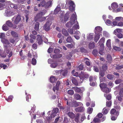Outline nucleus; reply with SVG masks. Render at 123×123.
<instances>
[{
  "mask_svg": "<svg viewBox=\"0 0 123 123\" xmlns=\"http://www.w3.org/2000/svg\"><path fill=\"white\" fill-rule=\"evenodd\" d=\"M67 102V105L73 107H77L79 106V105H83L82 104L81 102H77L76 101H72L70 99L68 100Z\"/></svg>",
  "mask_w": 123,
  "mask_h": 123,
  "instance_id": "obj_1",
  "label": "nucleus"
},
{
  "mask_svg": "<svg viewBox=\"0 0 123 123\" xmlns=\"http://www.w3.org/2000/svg\"><path fill=\"white\" fill-rule=\"evenodd\" d=\"M78 77L80 78V81L82 83L84 79H88L89 77V75L86 73L81 71L80 73L79 74Z\"/></svg>",
  "mask_w": 123,
  "mask_h": 123,
  "instance_id": "obj_2",
  "label": "nucleus"
},
{
  "mask_svg": "<svg viewBox=\"0 0 123 123\" xmlns=\"http://www.w3.org/2000/svg\"><path fill=\"white\" fill-rule=\"evenodd\" d=\"M21 16L19 15L15 16L12 18V21H14V22L16 24H18L21 20Z\"/></svg>",
  "mask_w": 123,
  "mask_h": 123,
  "instance_id": "obj_3",
  "label": "nucleus"
},
{
  "mask_svg": "<svg viewBox=\"0 0 123 123\" xmlns=\"http://www.w3.org/2000/svg\"><path fill=\"white\" fill-rule=\"evenodd\" d=\"M68 4L70 5L69 10L71 12H73L74 11L75 5L73 1L72 0H70L68 2Z\"/></svg>",
  "mask_w": 123,
  "mask_h": 123,
  "instance_id": "obj_4",
  "label": "nucleus"
},
{
  "mask_svg": "<svg viewBox=\"0 0 123 123\" xmlns=\"http://www.w3.org/2000/svg\"><path fill=\"white\" fill-rule=\"evenodd\" d=\"M51 22L50 21H47L43 26V29L47 31L50 30V26L51 25Z\"/></svg>",
  "mask_w": 123,
  "mask_h": 123,
  "instance_id": "obj_5",
  "label": "nucleus"
},
{
  "mask_svg": "<svg viewBox=\"0 0 123 123\" xmlns=\"http://www.w3.org/2000/svg\"><path fill=\"white\" fill-rule=\"evenodd\" d=\"M37 40L39 45L42 44L43 43V41L41 36L37 35Z\"/></svg>",
  "mask_w": 123,
  "mask_h": 123,
  "instance_id": "obj_6",
  "label": "nucleus"
},
{
  "mask_svg": "<svg viewBox=\"0 0 123 123\" xmlns=\"http://www.w3.org/2000/svg\"><path fill=\"white\" fill-rule=\"evenodd\" d=\"M84 108L83 107H80L76 108L75 109V110L77 112H81L84 111Z\"/></svg>",
  "mask_w": 123,
  "mask_h": 123,
  "instance_id": "obj_7",
  "label": "nucleus"
},
{
  "mask_svg": "<svg viewBox=\"0 0 123 123\" xmlns=\"http://www.w3.org/2000/svg\"><path fill=\"white\" fill-rule=\"evenodd\" d=\"M61 74L64 77H66L68 73V71L67 70L61 69Z\"/></svg>",
  "mask_w": 123,
  "mask_h": 123,
  "instance_id": "obj_8",
  "label": "nucleus"
},
{
  "mask_svg": "<svg viewBox=\"0 0 123 123\" xmlns=\"http://www.w3.org/2000/svg\"><path fill=\"white\" fill-rule=\"evenodd\" d=\"M11 33L12 36L13 37H15L17 39H18V35L16 32L14 31H12Z\"/></svg>",
  "mask_w": 123,
  "mask_h": 123,
  "instance_id": "obj_9",
  "label": "nucleus"
},
{
  "mask_svg": "<svg viewBox=\"0 0 123 123\" xmlns=\"http://www.w3.org/2000/svg\"><path fill=\"white\" fill-rule=\"evenodd\" d=\"M44 13L43 14V12H40L38 13L35 17V19H37L40 18L42 16L44 15Z\"/></svg>",
  "mask_w": 123,
  "mask_h": 123,
  "instance_id": "obj_10",
  "label": "nucleus"
},
{
  "mask_svg": "<svg viewBox=\"0 0 123 123\" xmlns=\"http://www.w3.org/2000/svg\"><path fill=\"white\" fill-rule=\"evenodd\" d=\"M71 80L73 83L76 86H78V82L75 78L72 77Z\"/></svg>",
  "mask_w": 123,
  "mask_h": 123,
  "instance_id": "obj_11",
  "label": "nucleus"
},
{
  "mask_svg": "<svg viewBox=\"0 0 123 123\" xmlns=\"http://www.w3.org/2000/svg\"><path fill=\"white\" fill-rule=\"evenodd\" d=\"M110 113L111 115H116L117 113H118V115H119V112L118 111H117L114 108L112 109L111 110Z\"/></svg>",
  "mask_w": 123,
  "mask_h": 123,
  "instance_id": "obj_12",
  "label": "nucleus"
},
{
  "mask_svg": "<svg viewBox=\"0 0 123 123\" xmlns=\"http://www.w3.org/2000/svg\"><path fill=\"white\" fill-rule=\"evenodd\" d=\"M83 61L85 62L86 65L89 66L90 65L91 63L89 62V59L87 58H85L83 59Z\"/></svg>",
  "mask_w": 123,
  "mask_h": 123,
  "instance_id": "obj_13",
  "label": "nucleus"
},
{
  "mask_svg": "<svg viewBox=\"0 0 123 123\" xmlns=\"http://www.w3.org/2000/svg\"><path fill=\"white\" fill-rule=\"evenodd\" d=\"M74 23H75L74 21H69L67 22L66 25V26L68 27H70Z\"/></svg>",
  "mask_w": 123,
  "mask_h": 123,
  "instance_id": "obj_14",
  "label": "nucleus"
},
{
  "mask_svg": "<svg viewBox=\"0 0 123 123\" xmlns=\"http://www.w3.org/2000/svg\"><path fill=\"white\" fill-rule=\"evenodd\" d=\"M62 34L65 36H68L69 35L68 32L65 29H62Z\"/></svg>",
  "mask_w": 123,
  "mask_h": 123,
  "instance_id": "obj_15",
  "label": "nucleus"
},
{
  "mask_svg": "<svg viewBox=\"0 0 123 123\" xmlns=\"http://www.w3.org/2000/svg\"><path fill=\"white\" fill-rule=\"evenodd\" d=\"M52 2L51 0L47 1V2H46L45 8H47L50 7L52 5Z\"/></svg>",
  "mask_w": 123,
  "mask_h": 123,
  "instance_id": "obj_16",
  "label": "nucleus"
},
{
  "mask_svg": "<svg viewBox=\"0 0 123 123\" xmlns=\"http://www.w3.org/2000/svg\"><path fill=\"white\" fill-rule=\"evenodd\" d=\"M57 80V79L55 76H52L50 78V81L51 83L55 82Z\"/></svg>",
  "mask_w": 123,
  "mask_h": 123,
  "instance_id": "obj_17",
  "label": "nucleus"
},
{
  "mask_svg": "<svg viewBox=\"0 0 123 123\" xmlns=\"http://www.w3.org/2000/svg\"><path fill=\"white\" fill-rule=\"evenodd\" d=\"M70 18L71 21H74L75 23V21L77 19L76 15L75 14H73L72 15Z\"/></svg>",
  "mask_w": 123,
  "mask_h": 123,
  "instance_id": "obj_18",
  "label": "nucleus"
},
{
  "mask_svg": "<svg viewBox=\"0 0 123 123\" xmlns=\"http://www.w3.org/2000/svg\"><path fill=\"white\" fill-rule=\"evenodd\" d=\"M60 10L61 8L60 6H57L54 10V13L55 14H57L60 11Z\"/></svg>",
  "mask_w": 123,
  "mask_h": 123,
  "instance_id": "obj_19",
  "label": "nucleus"
},
{
  "mask_svg": "<svg viewBox=\"0 0 123 123\" xmlns=\"http://www.w3.org/2000/svg\"><path fill=\"white\" fill-rule=\"evenodd\" d=\"M69 12H67L65 15L64 17V21H66L69 18Z\"/></svg>",
  "mask_w": 123,
  "mask_h": 123,
  "instance_id": "obj_20",
  "label": "nucleus"
},
{
  "mask_svg": "<svg viewBox=\"0 0 123 123\" xmlns=\"http://www.w3.org/2000/svg\"><path fill=\"white\" fill-rule=\"evenodd\" d=\"M119 115L118 113H117L116 115H111V119L112 120L114 121L116 120L117 118V116Z\"/></svg>",
  "mask_w": 123,
  "mask_h": 123,
  "instance_id": "obj_21",
  "label": "nucleus"
},
{
  "mask_svg": "<svg viewBox=\"0 0 123 123\" xmlns=\"http://www.w3.org/2000/svg\"><path fill=\"white\" fill-rule=\"evenodd\" d=\"M95 46V43L94 42L90 43L88 45L89 48L91 49L94 48Z\"/></svg>",
  "mask_w": 123,
  "mask_h": 123,
  "instance_id": "obj_22",
  "label": "nucleus"
},
{
  "mask_svg": "<svg viewBox=\"0 0 123 123\" xmlns=\"http://www.w3.org/2000/svg\"><path fill=\"white\" fill-rule=\"evenodd\" d=\"M72 88L76 92H80L81 91V90L80 88L77 87H72Z\"/></svg>",
  "mask_w": 123,
  "mask_h": 123,
  "instance_id": "obj_23",
  "label": "nucleus"
},
{
  "mask_svg": "<svg viewBox=\"0 0 123 123\" xmlns=\"http://www.w3.org/2000/svg\"><path fill=\"white\" fill-rule=\"evenodd\" d=\"M100 88L103 90L104 88L107 86V85L105 83H101L99 85Z\"/></svg>",
  "mask_w": 123,
  "mask_h": 123,
  "instance_id": "obj_24",
  "label": "nucleus"
},
{
  "mask_svg": "<svg viewBox=\"0 0 123 123\" xmlns=\"http://www.w3.org/2000/svg\"><path fill=\"white\" fill-rule=\"evenodd\" d=\"M84 65L82 64H80L77 67V69L79 70H84Z\"/></svg>",
  "mask_w": 123,
  "mask_h": 123,
  "instance_id": "obj_25",
  "label": "nucleus"
},
{
  "mask_svg": "<svg viewBox=\"0 0 123 123\" xmlns=\"http://www.w3.org/2000/svg\"><path fill=\"white\" fill-rule=\"evenodd\" d=\"M68 115L70 118L72 119L74 118L75 117V114L72 112H69L68 113Z\"/></svg>",
  "mask_w": 123,
  "mask_h": 123,
  "instance_id": "obj_26",
  "label": "nucleus"
},
{
  "mask_svg": "<svg viewBox=\"0 0 123 123\" xmlns=\"http://www.w3.org/2000/svg\"><path fill=\"white\" fill-rule=\"evenodd\" d=\"M6 24L7 26L10 27H12V23L10 20H8L6 21Z\"/></svg>",
  "mask_w": 123,
  "mask_h": 123,
  "instance_id": "obj_27",
  "label": "nucleus"
},
{
  "mask_svg": "<svg viewBox=\"0 0 123 123\" xmlns=\"http://www.w3.org/2000/svg\"><path fill=\"white\" fill-rule=\"evenodd\" d=\"M39 24L38 22H36L34 26V29L36 31L38 30L39 28Z\"/></svg>",
  "mask_w": 123,
  "mask_h": 123,
  "instance_id": "obj_28",
  "label": "nucleus"
},
{
  "mask_svg": "<svg viewBox=\"0 0 123 123\" xmlns=\"http://www.w3.org/2000/svg\"><path fill=\"white\" fill-rule=\"evenodd\" d=\"M111 40L110 39H108L107 40L106 43V45L108 47L109 49H111Z\"/></svg>",
  "mask_w": 123,
  "mask_h": 123,
  "instance_id": "obj_29",
  "label": "nucleus"
},
{
  "mask_svg": "<svg viewBox=\"0 0 123 123\" xmlns=\"http://www.w3.org/2000/svg\"><path fill=\"white\" fill-rule=\"evenodd\" d=\"M6 54L3 50H0V55L3 57H5L6 56Z\"/></svg>",
  "mask_w": 123,
  "mask_h": 123,
  "instance_id": "obj_30",
  "label": "nucleus"
},
{
  "mask_svg": "<svg viewBox=\"0 0 123 123\" xmlns=\"http://www.w3.org/2000/svg\"><path fill=\"white\" fill-rule=\"evenodd\" d=\"M100 38L98 34L96 35L94 37V40L96 43L97 42Z\"/></svg>",
  "mask_w": 123,
  "mask_h": 123,
  "instance_id": "obj_31",
  "label": "nucleus"
},
{
  "mask_svg": "<svg viewBox=\"0 0 123 123\" xmlns=\"http://www.w3.org/2000/svg\"><path fill=\"white\" fill-rule=\"evenodd\" d=\"M66 41L68 43H71L73 41V40L71 37L69 36L67 37L66 39Z\"/></svg>",
  "mask_w": 123,
  "mask_h": 123,
  "instance_id": "obj_32",
  "label": "nucleus"
},
{
  "mask_svg": "<svg viewBox=\"0 0 123 123\" xmlns=\"http://www.w3.org/2000/svg\"><path fill=\"white\" fill-rule=\"evenodd\" d=\"M107 78L110 80H112L114 78V76L113 75L111 74H108L107 75Z\"/></svg>",
  "mask_w": 123,
  "mask_h": 123,
  "instance_id": "obj_33",
  "label": "nucleus"
},
{
  "mask_svg": "<svg viewBox=\"0 0 123 123\" xmlns=\"http://www.w3.org/2000/svg\"><path fill=\"white\" fill-rule=\"evenodd\" d=\"M80 52L82 53H87V52L88 51L87 50L85 49L83 47H81L80 48Z\"/></svg>",
  "mask_w": 123,
  "mask_h": 123,
  "instance_id": "obj_34",
  "label": "nucleus"
},
{
  "mask_svg": "<svg viewBox=\"0 0 123 123\" xmlns=\"http://www.w3.org/2000/svg\"><path fill=\"white\" fill-rule=\"evenodd\" d=\"M6 25V24H4L2 26V29L4 31H6L9 29L8 27Z\"/></svg>",
  "mask_w": 123,
  "mask_h": 123,
  "instance_id": "obj_35",
  "label": "nucleus"
},
{
  "mask_svg": "<svg viewBox=\"0 0 123 123\" xmlns=\"http://www.w3.org/2000/svg\"><path fill=\"white\" fill-rule=\"evenodd\" d=\"M111 6L112 8L114 9L117 8L118 6L116 3H114L112 4Z\"/></svg>",
  "mask_w": 123,
  "mask_h": 123,
  "instance_id": "obj_36",
  "label": "nucleus"
},
{
  "mask_svg": "<svg viewBox=\"0 0 123 123\" xmlns=\"http://www.w3.org/2000/svg\"><path fill=\"white\" fill-rule=\"evenodd\" d=\"M102 90L104 92L106 93H109L110 92L109 89L107 87L104 88Z\"/></svg>",
  "mask_w": 123,
  "mask_h": 123,
  "instance_id": "obj_37",
  "label": "nucleus"
},
{
  "mask_svg": "<svg viewBox=\"0 0 123 123\" xmlns=\"http://www.w3.org/2000/svg\"><path fill=\"white\" fill-rule=\"evenodd\" d=\"M107 59L109 62H111L112 60V58L111 55H108L107 56Z\"/></svg>",
  "mask_w": 123,
  "mask_h": 123,
  "instance_id": "obj_38",
  "label": "nucleus"
},
{
  "mask_svg": "<svg viewBox=\"0 0 123 123\" xmlns=\"http://www.w3.org/2000/svg\"><path fill=\"white\" fill-rule=\"evenodd\" d=\"M105 71H101L99 72V78L100 79L101 77H103L105 75Z\"/></svg>",
  "mask_w": 123,
  "mask_h": 123,
  "instance_id": "obj_39",
  "label": "nucleus"
},
{
  "mask_svg": "<svg viewBox=\"0 0 123 123\" xmlns=\"http://www.w3.org/2000/svg\"><path fill=\"white\" fill-rule=\"evenodd\" d=\"M95 29L96 31L98 32H100L102 30V28L100 27L99 26L96 27L95 28Z\"/></svg>",
  "mask_w": 123,
  "mask_h": 123,
  "instance_id": "obj_40",
  "label": "nucleus"
},
{
  "mask_svg": "<svg viewBox=\"0 0 123 123\" xmlns=\"http://www.w3.org/2000/svg\"><path fill=\"white\" fill-rule=\"evenodd\" d=\"M58 64L56 63H52L50 65V66L52 68H55L57 66Z\"/></svg>",
  "mask_w": 123,
  "mask_h": 123,
  "instance_id": "obj_41",
  "label": "nucleus"
},
{
  "mask_svg": "<svg viewBox=\"0 0 123 123\" xmlns=\"http://www.w3.org/2000/svg\"><path fill=\"white\" fill-rule=\"evenodd\" d=\"M92 108L89 107L88 108L87 111L88 114H91L92 113Z\"/></svg>",
  "mask_w": 123,
  "mask_h": 123,
  "instance_id": "obj_42",
  "label": "nucleus"
},
{
  "mask_svg": "<svg viewBox=\"0 0 123 123\" xmlns=\"http://www.w3.org/2000/svg\"><path fill=\"white\" fill-rule=\"evenodd\" d=\"M13 97L12 96H9L8 98L7 99H6V100L7 101L9 102H11L12 99Z\"/></svg>",
  "mask_w": 123,
  "mask_h": 123,
  "instance_id": "obj_43",
  "label": "nucleus"
},
{
  "mask_svg": "<svg viewBox=\"0 0 123 123\" xmlns=\"http://www.w3.org/2000/svg\"><path fill=\"white\" fill-rule=\"evenodd\" d=\"M5 6V3H0V10H1L4 9V6Z\"/></svg>",
  "mask_w": 123,
  "mask_h": 123,
  "instance_id": "obj_44",
  "label": "nucleus"
},
{
  "mask_svg": "<svg viewBox=\"0 0 123 123\" xmlns=\"http://www.w3.org/2000/svg\"><path fill=\"white\" fill-rule=\"evenodd\" d=\"M74 96L75 98L77 100L80 99L81 98V96L79 94H75Z\"/></svg>",
  "mask_w": 123,
  "mask_h": 123,
  "instance_id": "obj_45",
  "label": "nucleus"
},
{
  "mask_svg": "<svg viewBox=\"0 0 123 123\" xmlns=\"http://www.w3.org/2000/svg\"><path fill=\"white\" fill-rule=\"evenodd\" d=\"M123 96L119 95H117L116 97V98H117L118 100L120 102H121L122 100Z\"/></svg>",
  "mask_w": 123,
  "mask_h": 123,
  "instance_id": "obj_46",
  "label": "nucleus"
},
{
  "mask_svg": "<svg viewBox=\"0 0 123 123\" xmlns=\"http://www.w3.org/2000/svg\"><path fill=\"white\" fill-rule=\"evenodd\" d=\"M108 111L106 109H105V108L103 109L102 113H103L104 115H105L106 114L108 113Z\"/></svg>",
  "mask_w": 123,
  "mask_h": 123,
  "instance_id": "obj_47",
  "label": "nucleus"
},
{
  "mask_svg": "<svg viewBox=\"0 0 123 123\" xmlns=\"http://www.w3.org/2000/svg\"><path fill=\"white\" fill-rule=\"evenodd\" d=\"M123 68V65H118L116 68V70H119Z\"/></svg>",
  "mask_w": 123,
  "mask_h": 123,
  "instance_id": "obj_48",
  "label": "nucleus"
},
{
  "mask_svg": "<svg viewBox=\"0 0 123 123\" xmlns=\"http://www.w3.org/2000/svg\"><path fill=\"white\" fill-rule=\"evenodd\" d=\"M16 39H17L14 38H11L10 39L9 41L11 43L14 44L15 43V41Z\"/></svg>",
  "mask_w": 123,
  "mask_h": 123,
  "instance_id": "obj_49",
  "label": "nucleus"
},
{
  "mask_svg": "<svg viewBox=\"0 0 123 123\" xmlns=\"http://www.w3.org/2000/svg\"><path fill=\"white\" fill-rule=\"evenodd\" d=\"M68 93L71 95H73L74 93V92L72 90H69L68 91Z\"/></svg>",
  "mask_w": 123,
  "mask_h": 123,
  "instance_id": "obj_50",
  "label": "nucleus"
},
{
  "mask_svg": "<svg viewBox=\"0 0 123 123\" xmlns=\"http://www.w3.org/2000/svg\"><path fill=\"white\" fill-rule=\"evenodd\" d=\"M98 50L96 49H94L92 51V53L95 56H96L98 54Z\"/></svg>",
  "mask_w": 123,
  "mask_h": 123,
  "instance_id": "obj_51",
  "label": "nucleus"
},
{
  "mask_svg": "<svg viewBox=\"0 0 123 123\" xmlns=\"http://www.w3.org/2000/svg\"><path fill=\"white\" fill-rule=\"evenodd\" d=\"M76 22H77V24L76 25L75 24L74 25L73 27V28H74L76 29H79V24L78 22L77 21H76Z\"/></svg>",
  "mask_w": 123,
  "mask_h": 123,
  "instance_id": "obj_52",
  "label": "nucleus"
},
{
  "mask_svg": "<svg viewBox=\"0 0 123 123\" xmlns=\"http://www.w3.org/2000/svg\"><path fill=\"white\" fill-rule=\"evenodd\" d=\"M80 115L79 114H77L76 116V117L75 119V121L77 122H78L79 121V119Z\"/></svg>",
  "mask_w": 123,
  "mask_h": 123,
  "instance_id": "obj_53",
  "label": "nucleus"
},
{
  "mask_svg": "<svg viewBox=\"0 0 123 123\" xmlns=\"http://www.w3.org/2000/svg\"><path fill=\"white\" fill-rule=\"evenodd\" d=\"M113 49L117 51H120L121 50V49L120 48L117 46H114L113 47Z\"/></svg>",
  "mask_w": 123,
  "mask_h": 123,
  "instance_id": "obj_54",
  "label": "nucleus"
},
{
  "mask_svg": "<svg viewBox=\"0 0 123 123\" xmlns=\"http://www.w3.org/2000/svg\"><path fill=\"white\" fill-rule=\"evenodd\" d=\"M119 95L123 96V88L121 89L119 91Z\"/></svg>",
  "mask_w": 123,
  "mask_h": 123,
  "instance_id": "obj_55",
  "label": "nucleus"
},
{
  "mask_svg": "<svg viewBox=\"0 0 123 123\" xmlns=\"http://www.w3.org/2000/svg\"><path fill=\"white\" fill-rule=\"evenodd\" d=\"M107 68V66L106 65H104L102 67V69L103 71H106Z\"/></svg>",
  "mask_w": 123,
  "mask_h": 123,
  "instance_id": "obj_56",
  "label": "nucleus"
},
{
  "mask_svg": "<svg viewBox=\"0 0 123 123\" xmlns=\"http://www.w3.org/2000/svg\"><path fill=\"white\" fill-rule=\"evenodd\" d=\"M122 80L121 79H117L115 81V83L116 84H118L122 82Z\"/></svg>",
  "mask_w": 123,
  "mask_h": 123,
  "instance_id": "obj_57",
  "label": "nucleus"
},
{
  "mask_svg": "<svg viewBox=\"0 0 123 123\" xmlns=\"http://www.w3.org/2000/svg\"><path fill=\"white\" fill-rule=\"evenodd\" d=\"M68 31L70 34L72 35L73 34L74 31L72 29H68Z\"/></svg>",
  "mask_w": 123,
  "mask_h": 123,
  "instance_id": "obj_58",
  "label": "nucleus"
},
{
  "mask_svg": "<svg viewBox=\"0 0 123 123\" xmlns=\"http://www.w3.org/2000/svg\"><path fill=\"white\" fill-rule=\"evenodd\" d=\"M112 104V102L111 101L107 102H106V105L108 107H110L111 106Z\"/></svg>",
  "mask_w": 123,
  "mask_h": 123,
  "instance_id": "obj_59",
  "label": "nucleus"
},
{
  "mask_svg": "<svg viewBox=\"0 0 123 123\" xmlns=\"http://www.w3.org/2000/svg\"><path fill=\"white\" fill-rule=\"evenodd\" d=\"M41 4L42 7H44L45 8L46 2L44 0H43L40 2Z\"/></svg>",
  "mask_w": 123,
  "mask_h": 123,
  "instance_id": "obj_60",
  "label": "nucleus"
},
{
  "mask_svg": "<svg viewBox=\"0 0 123 123\" xmlns=\"http://www.w3.org/2000/svg\"><path fill=\"white\" fill-rule=\"evenodd\" d=\"M32 47L33 49H36L37 48V45L35 43H34L33 44Z\"/></svg>",
  "mask_w": 123,
  "mask_h": 123,
  "instance_id": "obj_61",
  "label": "nucleus"
},
{
  "mask_svg": "<svg viewBox=\"0 0 123 123\" xmlns=\"http://www.w3.org/2000/svg\"><path fill=\"white\" fill-rule=\"evenodd\" d=\"M36 63V59L33 58L32 60V63L33 65H35Z\"/></svg>",
  "mask_w": 123,
  "mask_h": 123,
  "instance_id": "obj_62",
  "label": "nucleus"
},
{
  "mask_svg": "<svg viewBox=\"0 0 123 123\" xmlns=\"http://www.w3.org/2000/svg\"><path fill=\"white\" fill-rule=\"evenodd\" d=\"M111 98V94H108L106 97V98L108 100H110Z\"/></svg>",
  "mask_w": 123,
  "mask_h": 123,
  "instance_id": "obj_63",
  "label": "nucleus"
},
{
  "mask_svg": "<svg viewBox=\"0 0 123 123\" xmlns=\"http://www.w3.org/2000/svg\"><path fill=\"white\" fill-rule=\"evenodd\" d=\"M93 121L95 123L98 122H99L100 119L99 118L95 117L93 119Z\"/></svg>",
  "mask_w": 123,
  "mask_h": 123,
  "instance_id": "obj_64",
  "label": "nucleus"
}]
</instances>
